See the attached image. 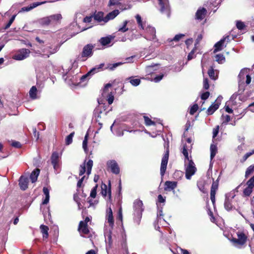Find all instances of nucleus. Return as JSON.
<instances>
[{
  "label": "nucleus",
  "mask_w": 254,
  "mask_h": 254,
  "mask_svg": "<svg viewBox=\"0 0 254 254\" xmlns=\"http://www.w3.org/2000/svg\"><path fill=\"white\" fill-rule=\"evenodd\" d=\"M104 65V64H101L99 65L92 68L86 74L80 76L78 75L79 69L77 68V64L74 62L72 64V67L68 69V71H67L65 74L63 75V78L65 81L67 82L68 80L69 84L71 83L75 84L76 83H79L85 81L87 77L91 74H93L94 73L98 72L99 69L102 68Z\"/></svg>",
  "instance_id": "f257e3e1"
},
{
  "label": "nucleus",
  "mask_w": 254,
  "mask_h": 254,
  "mask_svg": "<svg viewBox=\"0 0 254 254\" xmlns=\"http://www.w3.org/2000/svg\"><path fill=\"white\" fill-rule=\"evenodd\" d=\"M106 217L110 228L109 229L107 228L105 229L104 236L106 244H108V245L110 246L112 244L111 231L114 226V220L113 216V212L110 207L107 210Z\"/></svg>",
  "instance_id": "f03ea898"
},
{
  "label": "nucleus",
  "mask_w": 254,
  "mask_h": 254,
  "mask_svg": "<svg viewBox=\"0 0 254 254\" xmlns=\"http://www.w3.org/2000/svg\"><path fill=\"white\" fill-rule=\"evenodd\" d=\"M134 208V221L139 224L142 217V213L144 210L142 201L136 199L133 202Z\"/></svg>",
  "instance_id": "7ed1b4c3"
},
{
  "label": "nucleus",
  "mask_w": 254,
  "mask_h": 254,
  "mask_svg": "<svg viewBox=\"0 0 254 254\" xmlns=\"http://www.w3.org/2000/svg\"><path fill=\"white\" fill-rule=\"evenodd\" d=\"M237 238L233 237L231 241L233 246L241 248L245 244L247 240V237L246 234L241 231H238L236 233Z\"/></svg>",
  "instance_id": "20e7f679"
},
{
  "label": "nucleus",
  "mask_w": 254,
  "mask_h": 254,
  "mask_svg": "<svg viewBox=\"0 0 254 254\" xmlns=\"http://www.w3.org/2000/svg\"><path fill=\"white\" fill-rule=\"evenodd\" d=\"M187 161L188 163L186 161H185V176L187 179L190 180L192 176L195 173L196 168L191 158Z\"/></svg>",
  "instance_id": "39448f33"
},
{
  "label": "nucleus",
  "mask_w": 254,
  "mask_h": 254,
  "mask_svg": "<svg viewBox=\"0 0 254 254\" xmlns=\"http://www.w3.org/2000/svg\"><path fill=\"white\" fill-rule=\"evenodd\" d=\"M159 8L162 14H165L167 17L170 15V6L168 0H157Z\"/></svg>",
  "instance_id": "423d86ee"
},
{
  "label": "nucleus",
  "mask_w": 254,
  "mask_h": 254,
  "mask_svg": "<svg viewBox=\"0 0 254 254\" xmlns=\"http://www.w3.org/2000/svg\"><path fill=\"white\" fill-rule=\"evenodd\" d=\"M112 87L111 83L106 84L103 89L102 93V96L107 98L109 104L111 105L113 103L114 100V95L110 89Z\"/></svg>",
  "instance_id": "0eeeda50"
},
{
  "label": "nucleus",
  "mask_w": 254,
  "mask_h": 254,
  "mask_svg": "<svg viewBox=\"0 0 254 254\" xmlns=\"http://www.w3.org/2000/svg\"><path fill=\"white\" fill-rule=\"evenodd\" d=\"M30 51L29 49L22 48L19 50L13 56V59L17 61L23 60L29 56Z\"/></svg>",
  "instance_id": "6e6552de"
},
{
  "label": "nucleus",
  "mask_w": 254,
  "mask_h": 254,
  "mask_svg": "<svg viewBox=\"0 0 254 254\" xmlns=\"http://www.w3.org/2000/svg\"><path fill=\"white\" fill-rule=\"evenodd\" d=\"M145 30L146 34L144 38L150 41H153L156 39V30L154 27L148 26L144 29Z\"/></svg>",
  "instance_id": "1a4fd4ad"
},
{
  "label": "nucleus",
  "mask_w": 254,
  "mask_h": 254,
  "mask_svg": "<svg viewBox=\"0 0 254 254\" xmlns=\"http://www.w3.org/2000/svg\"><path fill=\"white\" fill-rule=\"evenodd\" d=\"M107 166L113 174L118 175L120 173V170L119 165L115 160L108 161L107 162Z\"/></svg>",
  "instance_id": "9d476101"
},
{
  "label": "nucleus",
  "mask_w": 254,
  "mask_h": 254,
  "mask_svg": "<svg viewBox=\"0 0 254 254\" xmlns=\"http://www.w3.org/2000/svg\"><path fill=\"white\" fill-rule=\"evenodd\" d=\"M247 187L244 190L243 194L245 196H249L252 192L254 188V176L247 182Z\"/></svg>",
  "instance_id": "9b49d317"
},
{
  "label": "nucleus",
  "mask_w": 254,
  "mask_h": 254,
  "mask_svg": "<svg viewBox=\"0 0 254 254\" xmlns=\"http://www.w3.org/2000/svg\"><path fill=\"white\" fill-rule=\"evenodd\" d=\"M230 41V37L229 36H226L225 37H224L222 39H221L219 41L217 42L214 45V53H216L218 51H220L223 49V48L224 47H226V45H224V42L225 41H227L228 42Z\"/></svg>",
  "instance_id": "f8f14e48"
},
{
  "label": "nucleus",
  "mask_w": 254,
  "mask_h": 254,
  "mask_svg": "<svg viewBox=\"0 0 254 254\" xmlns=\"http://www.w3.org/2000/svg\"><path fill=\"white\" fill-rule=\"evenodd\" d=\"M169 159V151H167L164 154L161 161V167H160V174L163 177L165 173L167 168Z\"/></svg>",
  "instance_id": "ddd939ff"
},
{
  "label": "nucleus",
  "mask_w": 254,
  "mask_h": 254,
  "mask_svg": "<svg viewBox=\"0 0 254 254\" xmlns=\"http://www.w3.org/2000/svg\"><path fill=\"white\" fill-rule=\"evenodd\" d=\"M93 46L91 44H88L84 47L81 53L82 58H88L91 57L92 55Z\"/></svg>",
  "instance_id": "4468645a"
},
{
  "label": "nucleus",
  "mask_w": 254,
  "mask_h": 254,
  "mask_svg": "<svg viewBox=\"0 0 254 254\" xmlns=\"http://www.w3.org/2000/svg\"><path fill=\"white\" fill-rule=\"evenodd\" d=\"M207 13V10L205 8H199L195 13V19L198 20H202L203 19Z\"/></svg>",
  "instance_id": "2eb2a0df"
},
{
  "label": "nucleus",
  "mask_w": 254,
  "mask_h": 254,
  "mask_svg": "<svg viewBox=\"0 0 254 254\" xmlns=\"http://www.w3.org/2000/svg\"><path fill=\"white\" fill-rule=\"evenodd\" d=\"M218 189V183L213 182L210 190V199L213 203V205L214 206L215 202V194L216 191Z\"/></svg>",
  "instance_id": "dca6fc26"
},
{
  "label": "nucleus",
  "mask_w": 254,
  "mask_h": 254,
  "mask_svg": "<svg viewBox=\"0 0 254 254\" xmlns=\"http://www.w3.org/2000/svg\"><path fill=\"white\" fill-rule=\"evenodd\" d=\"M51 162L54 168L56 170L59 167V154L57 152L53 153L51 156Z\"/></svg>",
  "instance_id": "f3484780"
},
{
  "label": "nucleus",
  "mask_w": 254,
  "mask_h": 254,
  "mask_svg": "<svg viewBox=\"0 0 254 254\" xmlns=\"http://www.w3.org/2000/svg\"><path fill=\"white\" fill-rule=\"evenodd\" d=\"M28 179L27 177L21 176L19 180V185L22 190H25L28 188Z\"/></svg>",
  "instance_id": "a211bd4d"
},
{
  "label": "nucleus",
  "mask_w": 254,
  "mask_h": 254,
  "mask_svg": "<svg viewBox=\"0 0 254 254\" xmlns=\"http://www.w3.org/2000/svg\"><path fill=\"white\" fill-rule=\"evenodd\" d=\"M46 2V1L34 2L29 6L22 7L20 11H29L34 8L42 4L45 3Z\"/></svg>",
  "instance_id": "6ab92c4d"
},
{
  "label": "nucleus",
  "mask_w": 254,
  "mask_h": 254,
  "mask_svg": "<svg viewBox=\"0 0 254 254\" xmlns=\"http://www.w3.org/2000/svg\"><path fill=\"white\" fill-rule=\"evenodd\" d=\"M119 13V10L118 9H115L109 12L105 16V22H107L110 20L114 19Z\"/></svg>",
  "instance_id": "aec40b11"
},
{
  "label": "nucleus",
  "mask_w": 254,
  "mask_h": 254,
  "mask_svg": "<svg viewBox=\"0 0 254 254\" xmlns=\"http://www.w3.org/2000/svg\"><path fill=\"white\" fill-rule=\"evenodd\" d=\"M191 144H190V145H184L182 153L185 156V161L190 160L191 158V157H189V151L191 150Z\"/></svg>",
  "instance_id": "412c9836"
},
{
  "label": "nucleus",
  "mask_w": 254,
  "mask_h": 254,
  "mask_svg": "<svg viewBox=\"0 0 254 254\" xmlns=\"http://www.w3.org/2000/svg\"><path fill=\"white\" fill-rule=\"evenodd\" d=\"M177 183L176 182L166 181L165 183L164 190L167 191H171L177 187Z\"/></svg>",
  "instance_id": "4be33fe9"
},
{
  "label": "nucleus",
  "mask_w": 254,
  "mask_h": 254,
  "mask_svg": "<svg viewBox=\"0 0 254 254\" xmlns=\"http://www.w3.org/2000/svg\"><path fill=\"white\" fill-rule=\"evenodd\" d=\"M101 193L104 196H106L108 194L109 199L111 198V190L110 187L108 188L107 186L105 184L102 185L101 186Z\"/></svg>",
  "instance_id": "5701e85b"
},
{
  "label": "nucleus",
  "mask_w": 254,
  "mask_h": 254,
  "mask_svg": "<svg viewBox=\"0 0 254 254\" xmlns=\"http://www.w3.org/2000/svg\"><path fill=\"white\" fill-rule=\"evenodd\" d=\"M85 223L83 221H80L79 224L78 231L80 233L83 234H87L89 233V231L87 227V225L84 224Z\"/></svg>",
  "instance_id": "b1692460"
},
{
  "label": "nucleus",
  "mask_w": 254,
  "mask_h": 254,
  "mask_svg": "<svg viewBox=\"0 0 254 254\" xmlns=\"http://www.w3.org/2000/svg\"><path fill=\"white\" fill-rule=\"evenodd\" d=\"M163 213L162 211V208L158 209V212L157 213V222L158 224L160 225H164L165 223H167L166 221L163 218Z\"/></svg>",
  "instance_id": "393cba45"
},
{
  "label": "nucleus",
  "mask_w": 254,
  "mask_h": 254,
  "mask_svg": "<svg viewBox=\"0 0 254 254\" xmlns=\"http://www.w3.org/2000/svg\"><path fill=\"white\" fill-rule=\"evenodd\" d=\"M93 18L95 20L99 22H103L102 24L106 23L105 22V17L104 16V13L103 12H98L95 14Z\"/></svg>",
  "instance_id": "a878e982"
},
{
  "label": "nucleus",
  "mask_w": 254,
  "mask_h": 254,
  "mask_svg": "<svg viewBox=\"0 0 254 254\" xmlns=\"http://www.w3.org/2000/svg\"><path fill=\"white\" fill-rule=\"evenodd\" d=\"M51 24H56L58 23L62 18L61 14H56L49 16Z\"/></svg>",
  "instance_id": "bb28decb"
},
{
  "label": "nucleus",
  "mask_w": 254,
  "mask_h": 254,
  "mask_svg": "<svg viewBox=\"0 0 254 254\" xmlns=\"http://www.w3.org/2000/svg\"><path fill=\"white\" fill-rule=\"evenodd\" d=\"M38 90L35 86H33L30 89L29 92V96L30 98L33 100H35L39 98V97L37 95Z\"/></svg>",
  "instance_id": "cd10ccee"
},
{
  "label": "nucleus",
  "mask_w": 254,
  "mask_h": 254,
  "mask_svg": "<svg viewBox=\"0 0 254 254\" xmlns=\"http://www.w3.org/2000/svg\"><path fill=\"white\" fill-rule=\"evenodd\" d=\"M40 170L38 168L34 169L30 176V179L32 183H35L37 180V178L39 175Z\"/></svg>",
  "instance_id": "c85d7f7f"
},
{
  "label": "nucleus",
  "mask_w": 254,
  "mask_h": 254,
  "mask_svg": "<svg viewBox=\"0 0 254 254\" xmlns=\"http://www.w3.org/2000/svg\"><path fill=\"white\" fill-rule=\"evenodd\" d=\"M232 200L226 198L225 197L224 206L225 209L226 210L230 211L232 210L233 208H235L233 205L232 204Z\"/></svg>",
  "instance_id": "c756f323"
},
{
  "label": "nucleus",
  "mask_w": 254,
  "mask_h": 254,
  "mask_svg": "<svg viewBox=\"0 0 254 254\" xmlns=\"http://www.w3.org/2000/svg\"><path fill=\"white\" fill-rule=\"evenodd\" d=\"M247 69H242L239 74V77L240 78H244L245 75V74H246V83L247 84H249L251 82V77L250 76V75H249V74H247Z\"/></svg>",
  "instance_id": "7c9ffc66"
},
{
  "label": "nucleus",
  "mask_w": 254,
  "mask_h": 254,
  "mask_svg": "<svg viewBox=\"0 0 254 254\" xmlns=\"http://www.w3.org/2000/svg\"><path fill=\"white\" fill-rule=\"evenodd\" d=\"M126 81H128L133 86H137L140 83V79L139 78H135L134 76H131L126 78Z\"/></svg>",
  "instance_id": "2f4dec72"
},
{
  "label": "nucleus",
  "mask_w": 254,
  "mask_h": 254,
  "mask_svg": "<svg viewBox=\"0 0 254 254\" xmlns=\"http://www.w3.org/2000/svg\"><path fill=\"white\" fill-rule=\"evenodd\" d=\"M43 193H44V195H45V198L43 200V201L42 202V204H47L49 202V199H50L49 192H50V190H49V189L48 188L44 187L43 189Z\"/></svg>",
  "instance_id": "473e14b6"
},
{
  "label": "nucleus",
  "mask_w": 254,
  "mask_h": 254,
  "mask_svg": "<svg viewBox=\"0 0 254 254\" xmlns=\"http://www.w3.org/2000/svg\"><path fill=\"white\" fill-rule=\"evenodd\" d=\"M129 22V21L127 20L124 21L123 23L119 26L118 28V31L125 33L128 31V28L127 27V24Z\"/></svg>",
  "instance_id": "72a5a7b5"
},
{
  "label": "nucleus",
  "mask_w": 254,
  "mask_h": 254,
  "mask_svg": "<svg viewBox=\"0 0 254 254\" xmlns=\"http://www.w3.org/2000/svg\"><path fill=\"white\" fill-rule=\"evenodd\" d=\"M113 38L112 36L102 37L100 39L99 42L102 45L106 46L111 43Z\"/></svg>",
  "instance_id": "f704fd0d"
},
{
  "label": "nucleus",
  "mask_w": 254,
  "mask_h": 254,
  "mask_svg": "<svg viewBox=\"0 0 254 254\" xmlns=\"http://www.w3.org/2000/svg\"><path fill=\"white\" fill-rule=\"evenodd\" d=\"M38 22L42 26H47L51 24L49 16L45 17L39 19Z\"/></svg>",
  "instance_id": "c9c22d12"
},
{
  "label": "nucleus",
  "mask_w": 254,
  "mask_h": 254,
  "mask_svg": "<svg viewBox=\"0 0 254 254\" xmlns=\"http://www.w3.org/2000/svg\"><path fill=\"white\" fill-rule=\"evenodd\" d=\"M240 186L237 187L235 190L231 191L230 192L225 194V197L229 199L232 200L236 196V192L238 191V189Z\"/></svg>",
  "instance_id": "e433bc0d"
},
{
  "label": "nucleus",
  "mask_w": 254,
  "mask_h": 254,
  "mask_svg": "<svg viewBox=\"0 0 254 254\" xmlns=\"http://www.w3.org/2000/svg\"><path fill=\"white\" fill-rule=\"evenodd\" d=\"M40 229H41V232L42 233V234L43 235V238L47 239L48 237V230H49L48 227L46 225H41L40 226Z\"/></svg>",
  "instance_id": "4c0bfd02"
},
{
  "label": "nucleus",
  "mask_w": 254,
  "mask_h": 254,
  "mask_svg": "<svg viewBox=\"0 0 254 254\" xmlns=\"http://www.w3.org/2000/svg\"><path fill=\"white\" fill-rule=\"evenodd\" d=\"M219 108L218 104H215L214 103L212 104L207 109V114L208 115H212L213 113Z\"/></svg>",
  "instance_id": "58836bf2"
},
{
  "label": "nucleus",
  "mask_w": 254,
  "mask_h": 254,
  "mask_svg": "<svg viewBox=\"0 0 254 254\" xmlns=\"http://www.w3.org/2000/svg\"><path fill=\"white\" fill-rule=\"evenodd\" d=\"M135 18H136V21H137V23L138 25V26L142 29H145V24L143 22H142V18H141V17L139 15V14H137L136 16H135Z\"/></svg>",
  "instance_id": "ea45409f"
},
{
  "label": "nucleus",
  "mask_w": 254,
  "mask_h": 254,
  "mask_svg": "<svg viewBox=\"0 0 254 254\" xmlns=\"http://www.w3.org/2000/svg\"><path fill=\"white\" fill-rule=\"evenodd\" d=\"M210 152H210V158L212 160L214 157V156H215V155L216 154L217 148V146L216 145L212 144L210 146Z\"/></svg>",
  "instance_id": "a19ab883"
},
{
  "label": "nucleus",
  "mask_w": 254,
  "mask_h": 254,
  "mask_svg": "<svg viewBox=\"0 0 254 254\" xmlns=\"http://www.w3.org/2000/svg\"><path fill=\"white\" fill-rule=\"evenodd\" d=\"M254 171V165L250 166L246 170L245 173V177L248 178L250 176Z\"/></svg>",
  "instance_id": "79ce46f5"
},
{
  "label": "nucleus",
  "mask_w": 254,
  "mask_h": 254,
  "mask_svg": "<svg viewBox=\"0 0 254 254\" xmlns=\"http://www.w3.org/2000/svg\"><path fill=\"white\" fill-rule=\"evenodd\" d=\"M216 61L219 64H223L225 61V58L224 56L222 54H218L215 56Z\"/></svg>",
  "instance_id": "37998d69"
},
{
  "label": "nucleus",
  "mask_w": 254,
  "mask_h": 254,
  "mask_svg": "<svg viewBox=\"0 0 254 254\" xmlns=\"http://www.w3.org/2000/svg\"><path fill=\"white\" fill-rule=\"evenodd\" d=\"M74 134V132H72L70 133L65 138V144L67 145H69L72 142V138Z\"/></svg>",
  "instance_id": "c03bdc74"
},
{
  "label": "nucleus",
  "mask_w": 254,
  "mask_h": 254,
  "mask_svg": "<svg viewBox=\"0 0 254 254\" xmlns=\"http://www.w3.org/2000/svg\"><path fill=\"white\" fill-rule=\"evenodd\" d=\"M93 166V161L89 160L86 164L87 172L86 173L88 175H90L91 172L92 168Z\"/></svg>",
  "instance_id": "a18cd8bd"
},
{
  "label": "nucleus",
  "mask_w": 254,
  "mask_h": 254,
  "mask_svg": "<svg viewBox=\"0 0 254 254\" xmlns=\"http://www.w3.org/2000/svg\"><path fill=\"white\" fill-rule=\"evenodd\" d=\"M184 36V34H177L173 38V39H169L168 41L169 42H171L172 41L178 42Z\"/></svg>",
  "instance_id": "49530a36"
},
{
  "label": "nucleus",
  "mask_w": 254,
  "mask_h": 254,
  "mask_svg": "<svg viewBox=\"0 0 254 254\" xmlns=\"http://www.w3.org/2000/svg\"><path fill=\"white\" fill-rule=\"evenodd\" d=\"M144 121H145V124L147 126H150L151 125H155V123L151 121L150 119H149L148 117L146 116H143Z\"/></svg>",
  "instance_id": "de8ad7c7"
},
{
  "label": "nucleus",
  "mask_w": 254,
  "mask_h": 254,
  "mask_svg": "<svg viewBox=\"0 0 254 254\" xmlns=\"http://www.w3.org/2000/svg\"><path fill=\"white\" fill-rule=\"evenodd\" d=\"M208 74L210 78L212 79L215 80V72L213 68L211 67L208 70Z\"/></svg>",
  "instance_id": "09e8293b"
},
{
  "label": "nucleus",
  "mask_w": 254,
  "mask_h": 254,
  "mask_svg": "<svg viewBox=\"0 0 254 254\" xmlns=\"http://www.w3.org/2000/svg\"><path fill=\"white\" fill-rule=\"evenodd\" d=\"M254 154V149L251 152H247L245 155L243 156L242 159L241 160L242 162H244L246 161V160L252 155Z\"/></svg>",
  "instance_id": "8fccbe9b"
},
{
  "label": "nucleus",
  "mask_w": 254,
  "mask_h": 254,
  "mask_svg": "<svg viewBox=\"0 0 254 254\" xmlns=\"http://www.w3.org/2000/svg\"><path fill=\"white\" fill-rule=\"evenodd\" d=\"M86 171V164L85 162L80 165V169H79V175L80 176L83 175Z\"/></svg>",
  "instance_id": "3c124183"
},
{
  "label": "nucleus",
  "mask_w": 254,
  "mask_h": 254,
  "mask_svg": "<svg viewBox=\"0 0 254 254\" xmlns=\"http://www.w3.org/2000/svg\"><path fill=\"white\" fill-rule=\"evenodd\" d=\"M123 63H121V62H119V63H114L113 64H110L109 66H108V68L111 70H113L114 69H115L116 67H117L118 66H119V65H121L122 64H123Z\"/></svg>",
  "instance_id": "603ef678"
},
{
  "label": "nucleus",
  "mask_w": 254,
  "mask_h": 254,
  "mask_svg": "<svg viewBox=\"0 0 254 254\" xmlns=\"http://www.w3.org/2000/svg\"><path fill=\"white\" fill-rule=\"evenodd\" d=\"M15 17H16L15 15H13L12 16V17L9 19L8 22L5 26L4 29H8L11 26V25L12 24V23L14 21Z\"/></svg>",
  "instance_id": "864d4df0"
},
{
  "label": "nucleus",
  "mask_w": 254,
  "mask_h": 254,
  "mask_svg": "<svg viewBox=\"0 0 254 254\" xmlns=\"http://www.w3.org/2000/svg\"><path fill=\"white\" fill-rule=\"evenodd\" d=\"M47 50L49 54H46V55L47 56V57H49L50 55L53 54L57 52V48L52 49L50 47H48L47 48Z\"/></svg>",
  "instance_id": "5fc2aeb1"
},
{
  "label": "nucleus",
  "mask_w": 254,
  "mask_h": 254,
  "mask_svg": "<svg viewBox=\"0 0 254 254\" xmlns=\"http://www.w3.org/2000/svg\"><path fill=\"white\" fill-rule=\"evenodd\" d=\"M222 124H226L228 122L230 121V116L229 115H226L222 116Z\"/></svg>",
  "instance_id": "6e6d98bb"
},
{
  "label": "nucleus",
  "mask_w": 254,
  "mask_h": 254,
  "mask_svg": "<svg viewBox=\"0 0 254 254\" xmlns=\"http://www.w3.org/2000/svg\"><path fill=\"white\" fill-rule=\"evenodd\" d=\"M236 26L239 30H243L245 27V24L243 22L237 21L236 23Z\"/></svg>",
  "instance_id": "4d7b16f0"
},
{
  "label": "nucleus",
  "mask_w": 254,
  "mask_h": 254,
  "mask_svg": "<svg viewBox=\"0 0 254 254\" xmlns=\"http://www.w3.org/2000/svg\"><path fill=\"white\" fill-rule=\"evenodd\" d=\"M198 105L197 104H194L191 107L190 111V114L191 115H193L198 110Z\"/></svg>",
  "instance_id": "13d9d810"
},
{
  "label": "nucleus",
  "mask_w": 254,
  "mask_h": 254,
  "mask_svg": "<svg viewBox=\"0 0 254 254\" xmlns=\"http://www.w3.org/2000/svg\"><path fill=\"white\" fill-rule=\"evenodd\" d=\"M96 189L97 186L94 187L91 190V191L90 192V196L92 198H95L96 196Z\"/></svg>",
  "instance_id": "bf43d9fd"
},
{
  "label": "nucleus",
  "mask_w": 254,
  "mask_h": 254,
  "mask_svg": "<svg viewBox=\"0 0 254 254\" xmlns=\"http://www.w3.org/2000/svg\"><path fill=\"white\" fill-rule=\"evenodd\" d=\"M154 66L153 65H148L146 67L145 70L146 73L148 74H150L153 72V68Z\"/></svg>",
  "instance_id": "052dcab7"
},
{
  "label": "nucleus",
  "mask_w": 254,
  "mask_h": 254,
  "mask_svg": "<svg viewBox=\"0 0 254 254\" xmlns=\"http://www.w3.org/2000/svg\"><path fill=\"white\" fill-rule=\"evenodd\" d=\"M120 2L117 0H110L109 2V6H112L115 5H119Z\"/></svg>",
  "instance_id": "680f3d73"
},
{
  "label": "nucleus",
  "mask_w": 254,
  "mask_h": 254,
  "mask_svg": "<svg viewBox=\"0 0 254 254\" xmlns=\"http://www.w3.org/2000/svg\"><path fill=\"white\" fill-rule=\"evenodd\" d=\"M87 140H83V143H82V147L84 149V151L85 153H87L88 152V149H87Z\"/></svg>",
  "instance_id": "e2e57ef3"
},
{
  "label": "nucleus",
  "mask_w": 254,
  "mask_h": 254,
  "mask_svg": "<svg viewBox=\"0 0 254 254\" xmlns=\"http://www.w3.org/2000/svg\"><path fill=\"white\" fill-rule=\"evenodd\" d=\"M219 132V126H217L213 129V138H215L218 134Z\"/></svg>",
  "instance_id": "0e129e2a"
},
{
  "label": "nucleus",
  "mask_w": 254,
  "mask_h": 254,
  "mask_svg": "<svg viewBox=\"0 0 254 254\" xmlns=\"http://www.w3.org/2000/svg\"><path fill=\"white\" fill-rule=\"evenodd\" d=\"M208 80L207 78H205L203 80V87L205 89H208L209 88Z\"/></svg>",
  "instance_id": "69168bd1"
},
{
  "label": "nucleus",
  "mask_w": 254,
  "mask_h": 254,
  "mask_svg": "<svg viewBox=\"0 0 254 254\" xmlns=\"http://www.w3.org/2000/svg\"><path fill=\"white\" fill-rule=\"evenodd\" d=\"M93 18V16H86L83 19V22L85 23H90L92 21Z\"/></svg>",
  "instance_id": "338daca9"
},
{
  "label": "nucleus",
  "mask_w": 254,
  "mask_h": 254,
  "mask_svg": "<svg viewBox=\"0 0 254 254\" xmlns=\"http://www.w3.org/2000/svg\"><path fill=\"white\" fill-rule=\"evenodd\" d=\"M209 96V92H205L203 93L201 96V98L202 100H206L207 99Z\"/></svg>",
  "instance_id": "774afa93"
}]
</instances>
